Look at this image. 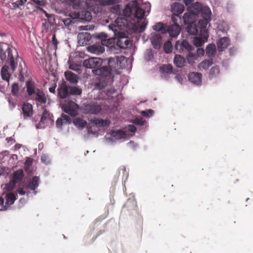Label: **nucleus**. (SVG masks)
Returning a JSON list of instances; mask_svg holds the SVG:
<instances>
[{"label":"nucleus","mask_w":253,"mask_h":253,"mask_svg":"<svg viewBox=\"0 0 253 253\" xmlns=\"http://www.w3.org/2000/svg\"><path fill=\"white\" fill-rule=\"evenodd\" d=\"M129 24L126 18L120 17L115 20L114 23L111 24L109 28L114 32V34H119L120 32L126 33L130 28Z\"/></svg>","instance_id":"f257e3e1"},{"label":"nucleus","mask_w":253,"mask_h":253,"mask_svg":"<svg viewBox=\"0 0 253 253\" xmlns=\"http://www.w3.org/2000/svg\"><path fill=\"white\" fill-rule=\"evenodd\" d=\"M9 60V65L10 68L14 72L17 67V62L15 60L12 54L11 49L8 45H7V48L5 51H4L2 48L0 47V59L2 61L6 60V58Z\"/></svg>","instance_id":"f03ea898"},{"label":"nucleus","mask_w":253,"mask_h":253,"mask_svg":"<svg viewBox=\"0 0 253 253\" xmlns=\"http://www.w3.org/2000/svg\"><path fill=\"white\" fill-rule=\"evenodd\" d=\"M24 176L23 169H20L15 171L12 175V180L7 185L8 190H12L17 183L21 182Z\"/></svg>","instance_id":"7ed1b4c3"},{"label":"nucleus","mask_w":253,"mask_h":253,"mask_svg":"<svg viewBox=\"0 0 253 253\" xmlns=\"http://www.w3.org/2000/svg\"><path fill=\"white\" fill-rule=\"evenodd\" d=\"M93 74L102 78L110 79L114 74L113 69H110L108 66H103L92 70Z\"/></svg>","instance_id":"20e7f679"},{"label":"nucleus","mask_w":253,"mask_h":253,"mask_svg":"<svg viewBox=\"0 0 253 253\" xmlns=\"http://www.w3.org/2000/svg\"><path fill=\"white\" fill-rule=\"evenodd\" d=\"M53 122V115L47 110H44L41 118L40 122L36 125L37 129L45 127L44 124L50 123Z\"/></svg>","instance_id":"39448f33"},{"label":"nucleus","mask_w":253,"mask_h":253,"mask_svg":"<svg viewBox=\"0 0 253 253\" xmlns=\"http://www.w3.org/2000/svg\"><path fill=\"white\" fill-rule=\"evenodd\" d=\"M210 20L207 19H202L198 22V27L199 29L200 35L203 39L206 40H208L209 37L208 30L207 27Z\"/></svg>","instance_id":"423d86ee"},{"label":"nucleus","mask_w":253,"mask_h":253,"mask_svg":"<svg viewBox=\"0 0 253 253\" xmlns=\"http://www.w3.org/2000/svg\"><path fill=\"white\" fill-rule=\"evenodd\" d=\"M118 37L116 45L121 48H126L129 43L128 38L125 32H120L119 34H114Z\"/></svg>","instance_id":"0eeeda50"},{"label":"nucleus","mask_w":253,"mask_h":253,"mask_svg":"<svg viewBox=\"0 0 253 253\" xmlns=\"http://www.w3.org/2000/svg\"><path fill=\"white\" fill-rule=\"evenodd\" d=\"M171 20L173 22V24L168 27L167 32L171 37L176 38L180 33L181 29L177 23V19L174 16H172Z\"/></svg>","instance_id":"6e6552de"},{"label":"nucleus","mask_w":253,"mask_h":253,"mask_svg":"<svg viewBox=\"0 0 253 253\" xmlns=\"http://www.w3.org/2000/svg\"><path fill=\"white\" fill-rule=\"evenodd\" d=\"M78 106L74 103H70L64 104L62 107V111L68 114L72 117H75L78 115Z\"/></svg>","instance_id":"1a4fd4ad"},{"label":"nucleus","mask_w":253,"mask_h":253,"mask_svg":"<svg viewBox=\"0 0 253 253\" xmlns=\"http://www.w3.org/2000/svg\"><path fill=\"white\" fill-rule=\"evenodd\" d=\"M102 60L99 58H90L84 60L83 65L86 68L94 69L102 65Z\"/></svg>","instance_id":"9d476101"},{"label":"nucleus","mask_w":253,"mask_h":253,"mask_svg":"<svg viewBox=\"0 0 253 253\" xmlns=\"http://www.w3.org/2000/svg\"><path fill=\"white\" fill-rule=\"evenodd\" d=\"M97 38L101 41V43L103 46L111 47L115 43V39L109 37L108 35L104 33H99Z\"/></svg>","instance_id":"9b49d317"},{"label":"nucleus","mask_w":253,"mask_h":253,"mask_svg":"<svg viewBox=\"0 0 253 253\" xmlns=\"http://www.w3.org/2000/svg\"><path fill=\"white\" fill-rule=\"evenodd\" d=\"M122 58H124L123 56H115L113 58H110L108 60V67L110 69H112L114 70V73L117 72V69L120 68L121 67V61Z\"/></svg>","instance_id":"f8f14e48"},{"label":"nucleus","mask_w":253,"mask_h":253,"mask_svg":"<svg viewBox=\"0 0 253 253\" xmlns=\"http://www.w3.org/2000/svg\"><path fill=\"white\" fill-rule=\"evenodd\" d=\"M192 46L186 40H183L181 42L177 41L175 44V49L179 52H182L184 50L190 51L192 49Z\"/></svg>","instance_id":"ddd939ff"},{"label":"nucleus","mask_w":253,"mask_h":253,"mask_svg":"<svg viewBox=\"0 0 253 253\" xmlns=\"http://www.w3.org/2000/svg\"><path fill=\"white\" fill-rule=\"evenodd\" d=\"M171 10L174 15L173 16H174L176 19L177 17L180 19V17H179V15L183 12L184 10V6L182 3L175 2L171 4Z\"/></svg>","instance_id":"4468645a"},{"label":"nucleus","mask_w":253,"mask_h":253,"mask_svg":"<svg viewBox=\"0 0 253 253\" xmlns=\"http://www.w3.org/2000/svg\"><path fill=\"white\" fill-rule=\"evenodd\" d=\"M84 110L86 113L96 114L101 110L100 105L95 103H90L84 105Z\"/></svg>","instance_id":"2eb2a0df"},{"label":"nucleus","mask_w":253,"mask_h":253,"mask_svg":"<svg viewBox=\"0 0 253 253\" xmlns=\"http://www.w3.org/2000/svg\"><path fill=\"white\" fill-rule=\"evenodd\" d=\"M22 113L24 119H28L33 114V106L29 103H24L22 107Z\"/></svg>","instance_id":"dca6fc26"},{"label":"nucleus","mask_w":253,"mask_h":253,"mask_svg":"<svg viewBox=\"0 0 253 253\" xmlns=\"http://www.w3.org/2000/svg\"><path fill=\"white\" fill-rule=\"evenodd\" d=\"M5 199V205L3 206L2 208L0 209L1 211L6 210L9 208V206L12 205L14 203L15 201L17 199V198L14 193H9L6 195Z\"/></svg>","instance_id":"f3484780"},{"label":"nucleus","mask_w":253,"mask_h":253,"mask_svg":"<svg viewBox=\"0 0 253 253\" xmlns=\"http://www.w3.org/2000/svg\"><path fill=\"white\" fill-rule=\"evenodd\" d=\"M31 98L38 101L41 104H45L46 102V98L43 91L41 89L37 90V92Z\"/></svg>","instance_id":"a211bd4d"},{"label":"nucleus","mask_w":253,"mask_h":253,"mask_svg":"<svg viewBox=\"0 0 253 253\" xmlns=\"http://www.w3.org/2000/svg\"><path fill=\"white\" fill-rule=\"evenodd\" d=\"M133 16L138 19H142L145 15V11L139 6V3L137 0H133Z\"/></svg>","instance_id":"6ab92c4d"},{"label":"nucleus","mask_w":253,"mask_h":253,"mask_svg":"<svg viewBox=\"0 0 253 253\" xmlns=\"http://www.w3.org/2000/svg\"><path fill=\"white\" fill-rule=\"evenodd\" d=\"M26 91L29 96L32 97L37 92V90L40 89L37 87L36 83L33 81H28L26 84Z\"/></svg>","instance_id":"aec40b11"},{"label":"nucleus","mask_w":253,"mask_h":253,"mask_svg":"<svg viewBox=\"0 0 253 253\" xmlns=\"http://www.w3.org/2000/svg\"><path fill=\"white\" fill-rule=\"evenodd\" d=\"M202 75L201 73L192 72L188 75V80L194 84L199 85L202 82Z\"/></svg>","instance_id":"412c9836"},{"label":"nucleus","mask_w":253,"mask_h":253,"mask_svg":"<svg viewBox=\"0 0 253 253\" xmlns=\"http://www.w3.org/2000/svg\"><path fill=\"white\" fill-rule=\"evenodd\" d=\"M197 17V15L194 12L189 11L185 13L183 16V22L185 24H189L194 23Z\"/></svg>","instance_id":"4be33fe9"},{"label":"nucleus","mask_w":253,"mask_h":253,"mask_svg":"<svg viewBox=\"0 0 253 253\" xmlns=\"http://www.w3.org/2000/svg\"><path fill=\"white\" fill-rule=\"evenodd\" d=\"M87 51L90 53L99 55L105 51V48L102 44H94L88 46Z\"/></svg>","instance_id":"5701e85b"},{"label":"nucleus","mask_w":253,"mask_h":253,"mask_svg":"<svg viewBox=\"0 0 253 253\" xmlns=\"http://www.w3.org/2000/svg\"><path fill=\"white\" fill-rule=\"evenodd\" d=\"M229 44L230 40L229 38L223 37L219 39L217 42V46L218 51H222L228 47Z\"/></svg>","instance_id":"b1692460"},{"label":"nucleus","mask_w":253,"mask_h":253,"mask_svg":"<svg viewBox=\"0 0 253 253\" xmlns=\"http://www.w3.org/2000/svg\"><path fill=\"white\" fill-rule=\"evenodd\" d=\"M162 37L160 34L157 33L152 34L151 38V43L155 49H159L161 46Z\"/></svg>","instance_id":"393cba45"},{"label":"nucleus","mask_w":253,"mask_h":253,"mask_svg":"<svg viewBox=\"0 0 253 253\" xmlns=\"http://www.w3.org/2000/svg\"><path fill=\"white\" fill-rule=\"evenodd\" d=\"M65 79L67 81L73 84H77L78 82V77L71 71H66L64 73Z\"/></svg>","instance_id":"a878e982"},{"label":"nucleus","mask_w":253,"mask_h":253,"mask_svg":"<svg viewBox=\"0 0 253 253\" xmlns=\"http://www.w3.org/2000/svg\"><path fill=\"white\" fill-rule=\"evenodd\" d=\"M78 38L79 42L82 44H87L91 39L90 34L87 32L79 33L78 35Z\"/></svg>","instance_id":"bb28decb"},{"label":"nucleus","mask_w":253,"mask_h":253,"mask_svg":"<svg viewBox=\"0 0 253 253\" xmlns=\"http://www.w3.org/2000/svg\"><path fill=\"white\" fill-rule=\"evenodd\" d=\"M77 18L86 21H89L91 19L92 16L89 11L87 10H82L77 13Z\"/></svg>","instance_id":"cd10ccee"},{"label":"nucleus","mask_w":253,"mask_h":253,"mask_svg":"<svg viewBox=\"0 0 253 253\" xmlns=\"http://www.w3.org/2000/svg\"><path fill=\"white\" fill-rule=\"evenodd\" d=\"M136 204L135 202L132 201H127V202L124 206V210H126L129 212L130 214H132L133 211H136Z\"/></svg>","instance_id":"c85d7f7f"},{"label":"nucleus","mask_w":253,"mask_h":253,"mask_svg":"<svg viewBox=\"0 0 253 253\" xmlns=\"http://www.w3.org/2000/svg\"><path fill=\"white\" fill-rule=\"evenodd\" d=\"M73 123L79 129L84 128L87 125V122L85 120L79 117L74 118L73 120Z\"/></svg>","instance_id":"c756f323"},{"label":"nucleus","mask_w":253,"mask_h":253,"mask_svg":"<svg viewBox=\"0 0 253 253\" xmlns=\"http://www.w3.org/2000/svg\"><path fill=\"white\" fill-rule=\"evenodd\" d=\"M134 5H133V1L131 3L127 5L124 10V15L127 17L133 16V12L134 10Z\"/></svg>","instance_id":"7c9ffc66"},{"label":"nucleus","mask_w":253,"mask_h":253,"mask_svg":"<svg viewBox=\"0 0 253 253\" xmlns=\"http://www.w3.org/2000/svg\"><path fill=\"white\" fill-rule=\"evenodd\" d=\"M39 180L40 178L38 176H34L32 180L29 182L26 188H29L31 190H35L39 186Z\"/></svg>","instance_id":"2f4dec72"},{"label":"nucleus","mask_w":253,"mask_h":253,"mask_svg":"<svg viewBox=\"0 0 253 253\" xmlns=\"http://www.w3.org/2000/svg\"><path fill=\"white\" fill-rule=\"evenodd\" d=\"M202 8L201 4L200 2H196L195 3H192L191 6L188 7V10L191 11L198 15L200 13V10Z\"/></svg>","instance_id":"473e14b6"},{"label":"nucleus","mask_w":253,"mask_h":253,"mask_svg":"<svg viewBox=\"0 0 253 253\" xmlns=\"http://www.w3.org/2000/svg\"><path fill=\"white\" fill-rule=\"evenodd\" d=\"M160 71L165 75H169L173 72L172 66L170 64H163L160 67Z\"/></svg>","instance_id":"72a5a7b5"},{"label":"nucleus","mask_w":253,"mask_h":253,"mask_svg":"<svg viewBox=\"0 0 253 253\" xmlns=\"http://www.w3.org/2000/svg\"><path fill=\"white\" fill-rule=\"evenodd\" d=\"M111 135L117 139H121L126 137V133L122 130H113L112 131Z\"/></svg>","instance_id":"f704fd0d"},{"label":"nucleus","mask_w":253,"mask_h":253,"mask_svg":"<svg viewBox=\"0 0 253 253\" xmlns=\"http://www.w3.org/2000/svg\"><path fill=\"white\" fill-rule=\"evenodd\" d=\"M185 59L180 55H176L174 58L173 63L177 67H183L185 63Z\"/></svg>","instance_id":"c9c22d12"},{"label":"nucleus","mask_w":253,"mask_h":253,"mask_svg":"<svg viewBox=\"0 0 253 253\" xmlns=\"http://www.w3.org/2000/svg\"><path fill=\"white\" fill-rule=\"evenodd\" d=\"M92 122L99 126H109L111 122L108 120L94 118Z\"/></svg>","instance_id":"e433bc0d"},{"label":"nucleus","mask_w":253,"mask_h":253,"mask_svg":"<svg viewBox=\"0 0 253 253\" xmlns=\"http://www.w3.org/2000/svg\"><path fill=\"white\" fill-rule=\"evenodd\" d=\"M186 30L189 34L195 35L198 34L199 29L198 26L194 23H193L188 24Z\"/></svg>","instance_id":"4c0bfd02"},{"label":"nucleus","mask_w":253,"mask_h":253,"mask_svg":"<svg viewBox=\"0 0 253 253\" xmlns=\"http://www.w3.org/2000/svg\"><path fill=\"white\" fill-rule=\"evenodd\" d=\"M201 15L203 19H207L211 20V11L209 7L207 6H203L200 10Z\"/></svg>","instance_id":"58836bf2"},{"label":"nucleus","mask_w":253,"mask_h":253,"mask_svg":"<svg viewBox=\"0 0 253 253\" xmlns=\"http://www.w3.org/2000/svg\"><path fill=\"white\" fill-rule=\"evenodd\" d=\"M69 86H62L60 88L58 94L61 98H65L70 94Z\"/></svg>","instance_id":"ea45409f"},{"label":"nucleus","mask_w":253,"mask_h":253,"mask_svg":"<svg viewBox=\"0 0 253 253\" xmlns=\"http://www.w3.org/2000/svg\"><path fill=\"white\" fill-rule=\"evenodd\" d=\"M9 67L8 66L5 65L2 67L1 70V76L2 79L7 82H9L10 78V74L8 73Z\"/></svg>","instance_id":"a19ab883"},{"label":"nucleus","mask_w":253,"mask_h":253,"mask_svg":"<svg viewBox=\"0 0 253 253\" xmlns=\"http://www.w3.org/2000/svg\"><path fill=\"white\" fill-rule=\"evenodd\" d=\"M213 63V61L212 59H210L208 60H205L201 62L199 65H198V68L200 69H204L207 70L209 68V67L211 66Z\"/></svg>","instance_id":"79ce46f5"},{"label":"nucleus","mask_w":253,"mask_h":253,"mask_svg":"<svg viewBox=\"0 0 253 253\" xmlns=\"http://www.w3.org/2000/svg\"><path fill=\"white\" fill-rule=\"evenodd\" d=\"M206 54L208 57H211L214 55L216 52V47L214 44H209L206 49Z\"/></svg>","instance_id":"37998d69"},{"label":"nucleus","mask_w":253,"mask_h":253,"mask_svg":"<svg viewBox=\"0 0 253 253\" xmlns=\"http://www.w3.org/2000/svg\"><path fill=\"white\" fill-rule=\"evenodd\" d=\"M219 68L217 66L212 67L209 73V77L210 78H213L216 77L219 74Z\"/></svg>","instance_id":"c03bdc74"},{"label":"nucleus","mask_w":253,"mask_h":253,"mask_svg":"<svg viewBox=\"0 0 253 253\" xmlns=\"http://www.w3.org/2000/svg\"><path fill=\"white\" fill-rule=\"evenodd\" d=\"M70 94L72 95H80L82 94V90L79 87L69 86Z\"/></svg>","instance_id":"a18cd8bd"},{"label":"nucleus","mask_w":253,"mask_h":253,"mask_svg":"<svg viewBox=\"0 0 253 253\" xmlns=\"http://www.w3.org/2000/svg\"><path fill=\"white\" fill-rule=\"evenodd\" d=\"M164 50L167 53L171 52L172 50V45L171 42L167 41L164 43Z\"/></svg>","instance_id":"49530a36"},{"label":"nucleus","mask_w":253,"mask_h":253,"mask_svg":"<svg viewBox=\"0 0 253 253\" xmlns=\"http://www.w3.org/2000/svg\"><path fill=\"white\" fill-rule=\"evenodd\" d=\"M188 52L189 53L186 56L187 60L189 64L192 65L194 63L193 61L197 58V55L192 53L191 51Z\"/></svg>","instance_id":"de8ad7c7"},{"label":"nucleus","mask_w":253,"mask_h":253,"mask_svg":"<svg viewBox=\"0 0 253 253\" xmlns=\"http://www.w3.org/2000/svg\"><path fill=\"white\" fill-rule=\"evenodd\" d=\"M153 30L156 31H162L165 33L164 24L162 22H158L153 26Z\"/></svg>","instance_id":"09e8293b"},{"label":"nucleus","mask_w":253,"mask_h":253,"mask_svg":"<svg viewBox=\"0 0 253 253\" xmlns=\"http://www.w3.org/2000/svg\"><path fill=\"white\" fill-rule=\"evenodd\" d=\"M203 39V40H202L199 37H195L193 39V43L194 45L197 47L201 46L203 43L206 41L205 39Z\"/></svg>","instance_id":"8fccbe9b"},{"label":"nucleus","mask_w":253,"mask_h":253,"mask_svg":"<svg viewBox=\"0 0 253 253\" xmlns=\"http://www.w3.org/2000/svg\"><path fill=\"white\" fill-rule=\"evenodd\" d=\"M19 85L17 83H14L11 86V93L14 96H17L19 92Z\"/></svg>","instance_id":"3c124183"},{"label":"nucleus","mask_w":253,"mask_h":253,"mask_svg":"<svg viewBox=\"0 0 253 253\" xmlns=\"http://www.w3.org/2000/svg\"><path fill=\"white\" fill-rule=\"evenodd\" d=\"M122 0H104L103 4L105 5H111L119 3Z\"/></svg>","instance_id":"603ef678"},{"label":"nucleus","mask_w":253,"mask_h":253,"mask_svg":"<svg viewBox=\"0 0 253 253\" xmlns=\"http://www.w3.org/2000/svg\"><path fill=\"white\" fill-rule=\"evenodd\" d=\"M33 159H26V161L24 164V168L26 171L29 172L30 170V167L32 165Z\"/></svg>","instance_id":"864d4df0"},{"label":"nucleus","mask_w":253,"mask_h":253,"mask_svg":"<svg viewBox=\"0 0 253 253\" xmlns=\"http://www.w3.org/2000/svg\"><path fill=\"white\" fill-rule=\"evenodd\" d=\"M146 24L147 23H145L144 22H143L142 24L135 28L136 32H138L139 33L143 32L145 29Z\"/></svg>","instance_id":"5fc2aeb1"},{"label":"nucleus","mask_w":253,"mask_h":253,"mask_svg":"<svg viewBox=\"0 0 253 253\" xmlns=\"http://www.w3.org/2000/svg\"><path fill=\"white\" fill-rule=\"evenodd\" d=\"M61 118L64 122V124H68L71 123V120L68 115L62 114Z\"/></svg>","instance_id":"6e6d98bb"},{"label":"nucleus","mask_w":253,"mask_h":253,"mask_svg":"<svg viewBox=\"0 0 253 253\" xmlns=\"http://www.w3.org/2000/svg\"><path fill=\"white\" fill-rule=\"evenodd\" d=\"M72 1L73 7L75 8H78L80 6L81 2L83 1V0H71Z\"/></svg>","instance_id":"4d7b16f0"},{"label":"nucleus","mask_w":253,"mask_h":253,"mask_svg":"<svg viewBox=\"0 0 253 253\" xmlns=\"http://www.w3.org/2000/svg\"><path fill=\"white\" fill-rule=\"evenodd\" d=\"M63 22L65 26H69L73 23V19L71 18H67L63 20Z\"/></svg>","instance_id":"13d9d810"},{"label":"nucleus","mask_w":253,"mask_h":253,"mask_svg":"<svg viewBox=\"0 0 253 253\" xmlns=\"http://www.w3.org/2000/svg\"><path fill=\"white\" fill-rule=\"evenodd\" d=\"M52 44L53 45L55 49H56L57 47V44L58 43V42L57 41V40L56 39L55 34H53L52 35Z\"/></svg>","instance_id":"bf43d9fd"},{"label":"nucleus","mask_w":253,"mask_h":253,"mask_svg":"<svg viewBox=\"0 0 253 253\" xmlns=\"http://www.w3.org/2000/svg\"><path fill=\"white\" fill-rule=\"evenodd\" d=\"M63 124H64V123L63 121L62 118L61 117L58 118L56 122V125L57 127L58 128H60L62 127Z\"/></svg>","instance_id":"052dcab7"},{"label":"nucleus","mask_w":253,"mask_h":253,"mask_svg":"<svg viewBox=\"0 0 253 253\" xmlns=\"http://www.w3.org/2000/svg\"><path fill=\"white\" fill-rule=\"evenodd\" d=\"M153 111L150 109L147 111H142V114L143 115H144V116L148 117L150 115H151L153 114Z\"/></svg>","instance_id":"680f3d73"},{"label":"nucleus","mask_w":253,"mask_h":253,"mask_svg":"<svg viewBox=\"0 0 253 253\" xmlns=\"http://www.w3.org/2000/svg\"><path fill=\"white\" fill-rule=\"evenodd\" d=\"M205 53L204 49L202 48H198L197 50V54L198 56H203Z\"/></svg>","instance_id":"e2e57ef3"},{"label":"nucleus","mask_w":253,"mask_h":253,"mask_svg":"<svg viewBox=\"0 0 253 253\" xmlns=\"http://www.w3.org/2000/svg\"><path fill=\"white\" fill-rule=\"evenodd\" d=\"M128 130L131 132H135L136 131V127L133 125H129L128 126Z\"/></svg>","instance_id":"0e129e2a"},{"label":"nucleus","mask_w":253,"mask_h":253,"mask_svg":"<svg viewBox=\"0 0 253 253\" xmlns=\"http://www.w3.org/2000/svg\"><path fill=\"white\" fill-rule=\"evenodd\" d=\"M69 68L74 71H77L78 70V66L77 64H70Z\"/></svg>","instance_id":"69168bd1"},{"label":"nucleus","mask_w":253,"mask_h":253,"mask_svg":"<svg viewBox=\"0 0 253 253\" xmlns=\"http://www.w3.org/2000/svg\"><path fill=\"white\" fill-rule=\"evenodd\" d=\"M6 140L7 143L10 144H12L15 142L14 139L11 137L6 138Z\"/></svg>","instance_id":"338daca9"},{"label":"nucleus","mask_w":253,"mask_h":253,"mask_svg":"<svg viewBox=\"0 0 253 253\" xmlns=\"http://www.w3.org/2000/svg\"><path fill=\"white\" fill-rule=\"evenodd\" d=\"M17 192L21 195H24L26 193V192L24 190L23 188H19L17 190Z\"/></svg>","instance_id":"774afa93"}]
</instances>
